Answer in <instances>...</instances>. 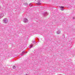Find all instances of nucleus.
Instances as JSON below:
<instances>
[{
    "label": "nucleus",
    "instance_id": "1",
    "mask_svg": "<svg viewBox=\"0 0 75 75\" xmlns=\"http://www.w3.org/2000/svg\"><path fill=\"white\" fill-rule=\"evenodd\" d=\"M48 13H47V12H45L43 13V17H46V16H48Z\"/></svg>",
    "mask_w": 75,
    "mask_h": 75
},
{
    "label": "nucleus",
    "instance_id": "2",
    "mask_svg": "<svg viewBox=\"0 0 75 75\" xmlns=\"http://www.w3.org/2000/svg\"><path fill=\"white\" fill-rule=\"evenodd\" d=\"M8 22V20L6 18H4L3 20V23H5V24L7 23Z\"/></svg>",
    "mask_w": 75,
    "mask_h": 75
},
{
    "label": "nucleus",
    "instance_id": "3",
    "mask_svg": "<svg viewBox=\"0 0 75 75\" xmlns=\"http://www.w3.org/2000/svg\"><path fill=\"white\" fill-rule=\"evenodd\" d=\"M38 3H36L37 5H41V1L40 0H38Z\"/></svg>",
    "mask_w": 75,
    "mask_h": 75
},
{
    "label": "nucleus",
    "instance_id": "4",
    "mask_svg": "<svg viewBox=\"0 0 75 75\" xmlns=\"http://www.w3.org/2000/svg\"><path fill=\"white\" fill-rule=\"evenodd\" d=\"M59 7L61 9H60V10H62V11H63V10H64V6H59Z\"/></svg>",
    "mask_w": 75,
    "mask_h": 75
},
{
    "label": "nucleus",
    "instance_id": "5",
    "mask_svg": "<svg viewBox=\"0 0 75 75\" xmlns=\"http://www.w3.org/2000/svg\"><path fill=\"white\" fill-rule=\"evenodd\" d=\"M23 21L24 23H27L28 22V19L26 18L24 19Z\"/></svg>",
    "mask_w": 75,
    "mask_h": 75
},
{
    "label": "nucleus",
    "instance_id": "6",
    "mask_svg": "<svg viewBox=\"0 0 75 75\" xmlns=\"http://www.w3.org/2000/svg\"><path fill=\"white\" fill-rule=\"evenodd\" d=\"M27 52H25V51H23V52H22V53L21 54V56H22V55H23V54H25L26 53H27Z\"/></svg>",
    "mask_w": 75,
    "mask_h": 75
},
{
    "label": "nucleus",
    "instance_id": "7",
    "mask_svg": "<svg viewBox=\"0 0 75 75\" xmlns=\"http://www.w3.org/2000/svg\"><path fill=\"white\" fill-rule=\"evenodd\" d=\"M4 16V14L2 13L0 14V18H2V17H3Z\"/></svg>",
    "mask_w": 75,
    "mask_h": 75
},
{
    "label": "nucleus",
    "instance_id": "8",
    "mask_svg": "<svg viewBox=\"0 0 75 75\" xmlns=\"http://www.w3.org/2000/svg\"><path fill=\"white\" fill-rule=\"evenodd\" d=\"M33 44H31L30 46H29V48H31L32 47H33Z\"/></svg>",
    "mask_w": 75,
    "mask_h": 75
},
{
    "label": "nucleus",
    "instance_id": "9",
    "mask_svg": "<svg viewBox=\"0 0 75 75\" xmlns=\"http://www.w3.org/2000/svg\"><path fill=\"white\" fill-rule=\"evenodd\" d=\"M60 33H61L60 30H58V31L57 32V34H60Z\"/></svg>",
    "mask_w": 75,
    "mask_h": 75
},
{
    "label": "nucleus",
    "instance_id": "10",
    "mask_svg": "<svg viewBox=\"0 0 75 75\" xmlns=\"http://www.w3.org/2000/svg\"><path fill=\"white\" fill-rule=\"evenodd\" d=\"M29 6H30V7H33V4H32V3H30L29 4Z\"/></svg>",
    "mask_w": 75,
    "mask_h": 75
},
{
    "label": "nucleus",
    "instance_id": "11",
    "mask_svg": "<svg viewBox=\"0 0 75 75\" xmlns=\"http://www.w3.org/2000/svg\"><path fill=\"white\" fill-rule=\"evenodd\" d=\"M23 4L24 6H27V5H28V4L27 3H25Z\"/></svg>",
    "mask_w": 75,
    "mask_h": 75
},
{
    "label": "nucleus",
    "instance_id": "12",
    "mask_svg": "<svg viewBox=\"0 0 75 75\" xmlns=\"http://www.w3.org/2000/svg\"><path fill=\"white\" fill-rule=\"evenodd\" d=\"M13 69H15L16 68V66H13Z\"/></svg>",
    "mask_w": 75,
    "mask_h": 75
},
{
    "label": "nucleus",
    "instance_id": "13",
    "mask_svg": "<svg viewBox=\"0 0 75 75\" xmlns=\"http://www.w3.org/2000/svg\"><path fill=\"white\" fill-rule=\"evenodd\" d=\"M32 42H33V43H34V44H35V43H36V42H35V40L33 41H32Z\"/></svg>",
    "mask_w": 75,
    "mask_h": 75
},
{
    "label": "nucleus",
    "instance_id": "14",
    "mask_svg": "<svg viewBox=\"0 0 75 75\" xmlns=\"http://www.w3.org/2000/svg\"><path fill=\"white\" fill-rule=\"evenodd\" d=\"M73 19L74 20L75 19V17H73Z\"/></svg>",
    "mask_w": 75,
    "mask_h": 75
},
{
    "label": "nucleus",
    "instance_id": "15",
    "mask_svg": "<svg viewBox=\"0 0 75 75\" xmlns=\"http://www.w3.org/2000/svg\"><path fill=\"white\" fill-rule=\"evenodd\" d=\"M36 40H38V41H39V39H38V38H37V39H36Z\"/></svg>",
    "mask_w": 75,
    "mask_h": 75
},
{
    "label": "nucleus",
    "instance_id": "16",
    "mask_svg": "<svg viewBox=\"0 0 75 75\" xmlns=\"http://www.w3.org/2000/svg\"><path fill=\"white\" fill-rule=\"evenodd\" d=\"M35 54H38V53H37V52H35Z\"/></svg>",
    "mask_w": 75,
    "mask_h": 75
},
{
    "label": "nucleus",
    "instance_id": "17",
    "mask_svg": "<svg viewBox=\"0 0 75 75\" xmlns=\"http://www.w3.org/2000/svg\"><path fill=\"white\" fill-rule=\"evenodd\" d=\"M26 75H28V74H26Z\"/></svg>",
    "mask_w": 75,
    "mask_h": 75
},
{
    "label": "nucleus",
    "instance_id": "18",
    "mask_svg": "<svg viewBox=\"0 0 75 75\" xmlns=\"http://www.w3.org/2000/svg\"><path fill=\"white\" fill-rule=\"evenodd\" d=\"M1 8V7H0V8Z\"/></svg>",
    "mask_w": 75,
    "mask_h": 75
}]
</instances>
